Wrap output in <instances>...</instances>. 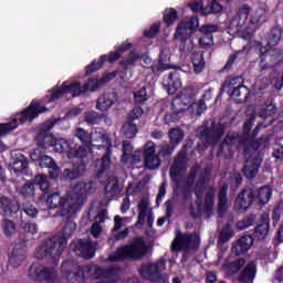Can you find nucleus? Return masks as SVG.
Listing matches in <instances>:
<instances>
[{
	"label": "nucleus",
	"mask_w": 283,
	"mask_h": 283,
	"mask_svg": "<svg viewBox=\"0 0 283 283\" xmlns=\"http://www.w3.org/2000/svg\"><path fill=\"white\" fill-rule=\"evenodd\" d=\"M254 235L255 238H258V240H264V238L269 235V221L262 222L256 226Z\"/></svg>",
	"instance_id": "obj_45"
},
{
	"label": "nucleus",
	"mask_w": 283,
	"mask_h": 283,
	"mask_svg": "<svg viewBox=\"0 0 283 283\" xmlns=\"http://www.w3.org/2000/svg\"><path fill=\"white\" fill-rule=\"evenodd\" d=\"M145 222H147L148 227H151L154 224V214L151 213V208H149V201L142 199L138 202L137 224H145Z\"/></svg>",
	"instance_id": "obj_17"
},
{
	"label": "nucleus",
	"mask_w": 283,
	"mask_h": 283,
	"mask_svg": "<svg viewBox=\"0 0 283 283\" xmlns=\"http://www.w3.org/2000/svg\"><path fill=\"white\" fill-rule=\"evenodd\" d=\"M133 149L134 147L132 146V144H129V142L123 143V157H122L123 163L129 161V157L132 156Z\"/></svg>",
	"instance_id": "obj_51"
},
{
	"label": "nucleus",
	"mask_w": 283,
	"mask_h": 283,
	"mask_svg": "<svg viewBox=\"0 0 283 283\" xmlns=\"http://www.w3.org/2000/svg\"><path fill=\"white\" fill-rule=\"evenodd\" d=\"M281 39H282V30L277 28L272 29L266 36V46L269 48V50L275 48V45L280 43Z\"/></svg>",
	"instance_id": "obj_32"
},
{
	"label": "nucleus",
	"mask_w": 283,
	"mask_h": 283,
	"mask_svg": "<svg viewBox=\"0 0 283 283\" xmlns=\"http://www.w3.org/2000/svg\"><path fill=\"white\" fill-rule=\"evenodd\" d=\"M96 191V184L92 181L77 182L66 196H61L59 192H54L45 197L43 195L40 198V202L45 205L48 209H59V216L63 218H70L74 216L81 209L83 200Z\"/></svg>",
	"instance_id": "obj_1"
},
{
	"label": "nucleus",
	"mask_w": 283,
	"mask_h": 283,
	"mask_svg": "<svg viewBox=\"0 0 283 283\" xmlns=\"http://www.w3.org/2000/svg\"><path fill=\"white\" fill-rule=\"evenodd\" d=\"M44 112H48V108L33 101L22 113L17 114L15 118H13L11 122L0 124V136H6V134H10V132L17 129L19 127V123H28V120L29 123H32V120H34L39 114H43Z\"/></svg>",
	"instance_id": "obj_6"
},
{
	"label": "nucleus",
	"mask_w": 283,
	"mask_h": 283,
	"mask_svg": "<svg viewBox=\"0 0 283 283\" xmlns=\"http://www.w3.org/2000/svg\"><path fill=\"white\" fill-rule=\"evenodd\" d=\"M74 144L67 142V139H55L54 143V149L59 154H66V156L70 158V151H72V147Z\"/></svg>",
	"instance_id": "obj_33"
},
{
	"label": "nucleus",
	"mask_w": 283,
	"mask_h": 283,
	"mask_svg": "<svg viewBox=\"0 0 283 283\" xmlns=\"http://www.w3.org/2000/svg\"><path fill=\"white\" fill-rule=\"evenodd\" d=\"M171 54L168 51H161L157 66H153V72H160V70H169V61Z\"/></svg>",
	"instance_id": "obj_35"
},
{
	"label": "nucleus",
	"mask_w": 283,
	"mask_h": 283,
	"mask_svg": "<svg viewBox=\"0 0 283 283\" xmlns=\"http://www.w3.org/2000/svg\"><path fill=\"white\" fill-rule=\"evenodd\" d=\"M1 228L7 238H12V235L17 233V224L11 220L4 219L1 223Z\"/></svg>",
	"instance_id": "obj_41"
},
{
	"label": "nucleus",
	"mask_w": 283,
	"mask_h": 283,
	"mask_svg": "<svg viewBox=\"0 0 283 283\" xmlns=\"http://www.w3.org/2000/svg\"><path fill=\"white\" fill-rule=\"evenodd\" d=\"M124 222H127V218H120V216H115L113 231H119V229H123Z\"/></svg>",
	"instance_id": "obj_64"
},
{
	"label": "nucleus",
	"mask_w": 283,
	"mask_h": 283,
	"mask_svg": "<svg viewBox=\"0 0 283 283\" xmlns=\"http://www.w3.org/2000/svg\"><path fill=\"white\" fill-rule=\"evenodd\" d=\"M25 261V252L19 248H15L11 251L9 256V264L13 266V269H19L21 264Z\"/></svg>",
	"instance_id": "obj_28"
},
{
	"label": "nucleus",
	"mask_w": 283,
	"mask_h": 283,
	"mask_svg": "<svg viewBox=\"0 0 283 283\" xmlns=\"http://www.w3.org/2000/svg\"><path fill=\"white\" fill-rule=\"evenodd\" d=\"M272 193L273 191L271 190V188L264 186L256 190L255 192H253V198H256V200H259L261 205H266L269 200H271Z\"/></svg>",
	"instance_id": "obj_31"
},
{
	"label": "nucleus",
	"mask_w": 283,
	"mask_h": 283,
	"mask_svg": "<svg viewBox=\"0 0 283 283\" xmlns=\"http://www.w3.org/2000/svg\"><path fill=\"white\" fill-rule=\"evenodd\" d=\"M144 163L147 169L160 167V156L156 153V144L148 142L144 147Z\"/></svg>",
	"instance_id": "obj_13"
},
{
	"label": "nucleus",
	"mask_w": 283,
	"mask_h": 283,
	"mask_svg": "<svg viewBox=\"0 0 283 283\" xmlns=\"http://www.w3.org/2000/svg\"><path fill=\"white\" fill-rule=\"evenodd\" d=\"M74 244V252L76 255H81L85 260H92V258H94L96 245L92 244V240H77Z\"/></svg>",
	"instance_id": "obj_16"
},
{
	"label": "nucleus",
	"mask_w": 283,
	"mask_h": 283,
	"mask_svg": "<svg viewBox=\"0 0 283 283\" xmlns=\"http://www.w3.org/2000/svg\"><path fill=\"white\" fill-rule=\"evenodd\" d=\"M191 61L196 74H200V72L205 70V57L202 55V52L192 53Z\"/></svg>",
	"instance_id": "obj_36"
},
{
	"label": "nucleus",
	"mask_w": 283,
	"mask_h": 283,
	"mask_svg": "<svg viewBox=\"0 0 283 283\" xmlns=\"http://www.w3.org/2000/svg\"><path fill=\"white\" fill-rule=\"evenodd\" d=\"M133 96L135 103H145L147 101V88H145V85L140 84L138 88H135Z\"/></svg>",
	"instance_id": "obj_43"
},
{
	"label": "nucleus",
	"mask_w": 283,
	"mask_h": 283,
	"mask_svg": "<svg viewBox=\"0 0 283 283\" xmlns=\"http://www.w3.org/2000/svg\"><path fill=\"white\" fill-rule=\"evenodd\" d=\"M220 0H201V2L192 1L189 3L190 10L192 12H202V14H212L222 12V4L219 3Z\"/></svg>",
	"instance_id": "obj_11"
},
{
	"label": "nucleus",
	"mask_w": 283,
	"mask_h": 283,
	"mask_svg": "<svg viewBox=\"0 0 283 283\" xmlns=\"http://www.w3.org/2000/svg\"><path fill=\"white\" fill-rule=\"evenodd\" d=\"M165 87L168 94H176L180 87H182V81L180 80V73H171L165 82Z\"/></svg>",
	"instance_id": "obj_21"
},
{
	"label": "nucleus",
	"mask_w": 283,
	"mask_h": 283,
	"mask_svg": "<svg viewBox=\"0 0 283 283\" xmlns=\"http://www.w3.org/2000/svg\"><path fill=\"white\" fill-rule=\"evenodd\" d=\"M149 182V177H144L143 180L136 184L135 193H140V191H145V187Z\"/></svg>",
	"instance_id": "obj_63"
},
{
	"label": "nucleus",
	"mask_w": 283,
	"mask_h": 283,
	"mask_svg": "<svg viewBox=\"0 0 283 283\" xmlns=\"http://www.w3.org/2000/svg\"><path fill=\"white\" fill-rule=\"evenodd\" d=\"M222 134H224V126L219 125L217 127H213L210 133L203 130L202 138H205V140H207V143H209L210 145H213V143H218V140L222 138Z\"/></svg>",
	"instance_id": "obj_25"
},
{
	"label": "nucleus",
	"mask_w": 283,
	"mask_h": 283,
	"mask_svg": "<svg viewBox=\"0 0 283 283\" xmlns=\"http://www.w3.org/2000/svg\"><path fill=\"white\" fill-rule=\"evenodd\" d=\"M228 94L237 103H245L247 98H249V88L242 85V80L240 77H233L229 83Z\"/></svg>",
	"instance_id": "obj_10"
},
{
	"label": "nucleus",
	"mask_w": 283,
	"mask_h": 283,
	"mask_svg": "<svg viewBox=\"0 0 283 283\" xmlns=\"http://www.w3.org/2000/svg\"><path fill=\"white\" fill-rule=\"evenodd\" d=\"M62 275L64 280H70V275H72V264L70 262L62 264Z\"/></svg>",
	"instance_id": "obj_62"
},
{
	"label": "nucleus",
	"mask_w": 283,
	"mask_h": 283,
	"mask_svg": "<svg viewBox=\"0 0 283 283\" xmlns=\"http://www.w3.org/2000/svg\"><path fill=\"white\" fill-rule=\"evenodd\" d=\"M0 208L2 209L4 216H12L19 212V202L10 201L7 197L0 198Z\"/></svg>",
	"instance_id": "obj_26"
},
{
	"label": "nucleus",
	"mask_w": 283,
	"mask_h": 283,
	"mask_svg": "<svg viewBox=\"0 0 283 283\" xmlns=\"http://www.w3.org/2000/svg\"><path fill=\"white\" fill-rule=\"evenodd\" d=\"M244 266V259H238L228 265L229 273H238Z\"/></svg>",
	"instance_id": "obj_54"
},
{
	"label": "nucleus",
	"mask_w": 283,
	"mask_h": 283,
	"mask_svg": "<svg viewBox=\"0 0 283 283\" xmlns=\"http://www.w3.org/2000/svg\"><path fill=\"white\" fill-rule=\"evenodd\" d=\"M139 273L145 277L146 280H156L159 275V269L158 264L156 263H148L140 268Z\"/></svg>",
	"instance_id": "obj_27"
},
{
	"label": "nucleus",
	"mask_w": 283,
	"mask_h": 283,
	"mask_svg": "<svg viewBox=\"0 0 283 283\" xmlns=\"http://www.w3.org/2000/svg\"><path fill=\"white\" fill-rule=\"evenodd\" d=\"M87 154L88 151L85 147L80 146L78 148H74L73 146L69 153V158H86Z\"/></svg>",
	"instance_id": "obj_47"
},
{
	"label": "nucleus",
	"mask_w": 283,
	"mask_h": 283,
	"mask_svg": "<svg viewBox=\"0 0 283 283\" xmlns=\"http://www.w3.org/2000/svg\"><path fill=\"white\" fill-rule=\"evenodd\" d=\"M255 273H256V266L253 262H251L245 266L243 273L241 274L240 280L242 281L247 280V282H252L253 277H255Z\"/></svg>",
	"instance_id": "obj_40"
},
{
	"label": "nucleus",
	"mask_w": 283,
	"mask_h": 283,
	"mask_svg": "<svg viewBox=\"0 0 283 283\" xmlns=\"http://www.w3.org/2000/svg\"><path fill=\"white\" fill-rule=\"evenodd\" d=\"M106 219H107L106 210L101 211L96 216V222L93 223V226L91 228V233H92V235H94V238H98V235H101V233H103V227H101V223H98V222H105Z\"/></svg>",
	"instance_id": "obj_30"
},
{
	"label": "nucleus",
	"mask_w": 283,
	"mask_h": 283,
	"mask_svg": "<svg viewBox=\"0 0 283 283\" xmlns=\"http://www.w3.org/2000/svg\"><path fill=\"white\" fill-rule=\"evenodd\" d=\"M198 18H188L186 20L180 21L177 24L175 38L185 41V39H187V36H189L191 32H193V30L198 28Z\"/></svg>",
	"instance_id": "obj_14"
},
{
	"label": "nucleus",
	"mask_w": 283,
	"mask_h": 283,
	"mask_svg": "<svg viewBox=\"0 0 283 283\" xmlns=\"http://www.w3.org/2000/svg\"><path fill=\"white\" fill-rule=\"evenodd\" d=\"M39 165L44 169H52V171H50L51 178H59L61 170L59 169V166H56V163H54V159L52 157L44 155L39 161Z\"/></svg>",
	"instance_id": "obj_24"
},
{
	"label": "nucleus",
	"mask_w": 283,
	"mask_h": 283,
	"mask_svg": "<svg viewBox=\"0 0 283 283\" xmlns=\"http://www.w3.org/2000/svg\"><path fill=\"white\" fill-rule=\"evenodd\" d=\"M251 127H253L252 120H248L243 124V138H245V140H249V139L255 137L258 132H260V127H262V126H256L255 129L252 133H250Z\"/></svg>",
	"instance_id": "obj_42"
},
{
	"label": "nucleus",
	"mask_w": 283,
	"mask_h": 283,
	"mask_svg": "<svg viewBox=\"0 0 283 283\" xmlns=\"http://www.w3.org/2000/svg\"><path fill=\"white\" fill-rule=\"evenodd\" d=\"M23 211L27 216H29V218H36V216L39 214V210L36 209V207H34V205L30 202L23 205Z\"/></svg>",
	"instance_id": "obj_52"
},
{
	"label": "nucleus",
	"mask_w": 283,
	"mask_h": 283,
	"mask_svg": "<svg viewBox=\"0 0 283 283\" xmlns=\"http://www.w3.org/2000/svg\"><path fill=\"white\" fill-rule=\"evenodd\" d=\"M147 253V245L143 239H136L129 245H124L111 253L108 256L109 262H122V260H127L132 258L133 260H138Z\"/></svg>",
	"instance_id": "obj_7"
},
{
	"label": "nucleus",
	"mask_w": 283,
	"mask_h": 283,
	"mask_svg": "<svg viewBox=\"0 0 283 283\" xmlns=\"http://www.w3.org/2000/svg\"><path fill=\"white\" fill-rule=\"evenodd\" d=\"M75 136L86 145V147H97V149H106V154L95 164V167L99 169L102 176H105L103 171L107 169L111 165L109 155L112 154V140L109 136L105 135L102 132H92L91 134L83 128H76Z\"/></svg>",
	"instance_id": "obj_3"
},
{
	"label": "nucleus",
	"mask_w": 283,
	"mask_h": 283,
	"mask_svg": "<svg viewBox=\"0 0 283 283\" xmlns=\"http://www.w3.org/2000/svg\"><path fill=\"white\" fill-rule=\"evenodd\" d=\"M20 193L25 198H32V196H34V184H25L22 186Z\"/></svg>",
	"instance_id": "obj_55"
},
{
	"label": "nucleus",
	"mask_w": 283,
	"mask_h": 283,
	"mask_svg": "<svg viewBox=\"0 0 283 283\" xmlns=\"http://www.w3.org/2000/svg\"><path fill=\"white\" fill-rule=\"evenodd\" d=\"M169 138H170L171 145L174 146L180 145V143H182V138H185V133L180 130V128H172L169 132Z\"/></svg>",
	"instance_id": "obj_44"
},
{
	"label": "nucleus",
	"mask_w": 283,
	"mask_h": 283,
	"mask_svg": "<svg viewBox=\"0 0 283 283\" xmlns=\"http://www.w3.org/2000/svg\"><path fill=\"white\" fill-rule=\"evenodd\" d=\"M130 44H124L120 48H118L115 53H111L108 56V62L109 63H114L116 61H118V59H120V54H123V52H125V50H129Z\"/></svg>",
	"instance_id": "obj_50"
},
{
	"label": "nucleus",
	"mask_w": 283,
	"mask_h": 283,
	"mask_svg": "<svg viewBox=\"0 0 283 283\" xmlns=\"http://www.w3.org/2000/svg\"><path fill=\"white\" fill-rule=\"evenodd\" d=\"M174 147H176V146H174V145L169 146L167 144H161L159 146V154L161 156H171L174 154Z\"/></svg>",
	"instance_id": "obj_60"
},
{
	"label": "nucleus",
	"mask_w": 283,
	"mask_h": 283,
	"mask_svg": "<svg viewBox=\"0 0 283 283\" xmlns=\"http://www.w3.org/2000/svg\"><path fill=\"white\" fill-rule=\"evenodd\" d=\"M34 182L35 185H39L42 191H48V189L50 188V182H48V176L45 175L35 176Z\"/></svg>",
	"instance_id": "obj_49"
},
{
	"label": "nucleus",
	"mask_w": 283,
	"mask_h": 283,
	"mask_svg": "<svg viewBox=\"0 0 283 283\" xmlns=\"http://www.w3.org/2000/svg\"><path fill=\"white\" fill-rule=\"evenodd\" d=\"M11 169L14 171V174H21V171H25V169H28V158H25V156L22 154L14 155Z\"/></svg>",
	"instance_id": "obj_29"
},
{
	"label": "nucleus",
	"mask_w": 283,
	"mask_h": 283,
	"mask_svg": "<svg viewBox=\"0 0 283 283\" xmlns=\"http://www.w3.org/2000/svg\"><path fill=\"white\" fill-rule=\"evenodd\" d=\"M260 117L268 119V125L273 123V114H275V105L273 103H268L261 107Z\"/></svg>",
	"instance_id": "obj_34"
},
{
	"label": "nucleus",
	"mask_w": 283,
	"mask_h": 283,
	"mask_svg": "<svg viewBox=\"0 0 283 283\" xmlns=\"http://www.w3.org/2000/svg\"><path fill=\"white\" fill-rule=\"evenodd\" d=\"M122 134L126 136V138H135L136 134H138V128L134 122L128 120L122 127Z\"/></svg>",
	"instance_id": "obj_37"
},
{
	"label": "nucleus",
	"mask_w": 283,
	"mask_h": 283,
	"mask_svg": "<svg viewBox=\"0 0 283 283\" xmlns=\"http://www.w3.org/2000/svg\"><path fill=\"white\" fill-rule=\"evenodd\" d=\"M264 19H266V9H251L248 4H243L240 7L238 14L231 20L229 33L240 34L242 39H249L260 28V23Z\"/></svg>",
	"instance_id": "obj_2"
},
{
	"label": "nucleus",
	"mask_w": 283,
	"mask_h": 283,
	"mask_svg": "<svg viewBox=\"0 0 283 283\" xmlns=\"http://www.w3.org/2000/svg\"><path fill=\"white\" fill-rule=\"evenodd\" d=\"M29 277L31 280H39L40 282L52 283L56 277L54 269H48L40 263H33L29 269Z\"/></svg>",
	"instance_id": "obj_9"
},
{
	"label": "nucleus",
	"mask_w": 283,
	"mask_h": 283,
	"mask_svg": "<svg viewBox=\"0 0 283 283\" xmlns=\"http://www.w3.org/2000/svg\"><path fill=\"white\" fill-rule=\"evenodd\" d=\"M158 32H160V23L159 22L153 24L149 30H145L144 34L148 39H154V36H156V34H158Z\"/></svg>",
	"instance_id": "obj_56"
},
{
	"label": "nucleus",
	"mask_w": 283,
	"mask_h": 283,
	"mask_svg": "<svg viewBox=\"0 0 283 283\" xmlns=\"http://www.w3.org/2000/svg\"><path fill=\"white\" fill-rule=\"evenodd\" d=\"M227 209V186H223L219 192V216Z\"/></svg>",
	"instance_id": "obj_46"
},
{
	"label": "nucleus",
	"mask_w": 283,
	"mask_h": 283,
	"mask_svg": "<svg viewBox=\"0 0 283 283\" xmlns=\"http://www.w3.org/2000/svg\"><path fill=\"white\" fill-rule=\"evenodd\" d=\"M67 241L63 238L54 237L53 239H49L40 245L35 251L36 260H43V258H51L53 263L56 264L59 262V255L63 253Z\"/></svg>",
	"instance_id": "obj_8"
},
{
	"label": "nucleus",
	"mask_w": 283,
	"mask_h": 283,
	"mask_svg": "<svg viewBox=\"0 0 283 283\" xmlns=\"http://www.w3.org/2000/svg\"><path fill=\"white\" fill-rule=\"evenodd\" d=\"M200 242L198 234H182L180 231H176V238L172 241V251H182L189 249V247H196Z\"/></svg>",
	"instance_id": "obj_12"
},
{
	"label": "nucleus",
	"mask_w": 283,
	"mask_h": 283,
	"mask_svg": "<svg viewBox=\"0 0 283 283\" xmlns=\"http://www.w3.org/2000/svg\"><path fill=\"white\" fill-rule=\"evenodd\" d=\"M253 190L245 189L241 193H239L235 206L238 207L239 211H247L249 207L253 203Z\"/></svg>",
	"instance_id": "obj_19"
},
{
	"label": "nucleus",
	"mask_w": 283,
	"mask_h": 283,
	"mask_svg": "<svg viewBox=\"0 0 283 283\" xmlns=\"http://www.w3.org/2000/svg\"><path fill=\"white\" fill-rule=\"evenodd\" d=\"M63 178H65L66 180H76V178H78V176H81V174L76 170H70V169H65L62 172Z\"/></svg>",
	"instance_id": "obj_61"
},
{
	"label": "nucleus",
	"mask_w": 283,
	"mask_h": 283,
	"mask_svg": "<svg viewBox=\"0 0 283 283\" xmlns=\"http://www.w3.org/2000/svg\"><path fill=\"white\" fill-rule=\"evenodd\" d=\"M105 196L108 198H114V196H118L120 193V186L118 185V179L111 175L103 181Z\"/></svg>",
	"instance_id": "obj_20"
},
{
	"label": "nucleus",
	"mask_w": 283,
	"mask_h": 283,
	"mask_svg": "<svg viewBox=\"0 0 283 283\" xmlns=\"http://www.w3.org/2000/svg\"><path fill=\"white\" fill-rule=\"evenodd\" d=\"M112 78H116V72L109 73L101 80H90L83 85H81V82L76 81L64 82L59 90L52 92L51 101H56V98H61V96L74 98V96H81V94H85V92H95V90H98L104 83H109Z\"/></svg>",
	"instance_id": "obj_4"
},
{
	"label": "nucleus",
	"mask_w": 283,
	"mask_h": 283,
	"mask_svg": "<svg viewBox=\"0 0 283 283\" xmlns=\"http://www.w3.org/2000/svg\"><path fill=\"white\" fill-rule=\"evenodd\" d=\"M53 125L46 127V129L42 133H39L36 136L39 147H43L48 149V147H54L56 139L52 136V134L48 133L49 129H52Z\"/></svg>",
	"instance_id": "obj_23"
},
{
	"label": "nucleus",
	"mask_w": 283,
	"mask_h": 283,
	"mask_svg": "<svg viewBox=\"0 0 283 283\" xmlns=\"http://www.w3.org/2000/svg\"><path fill=\"white\" fill-rule=\"evenodd\" d=\"M251 247H253V237L244 235L238 240L232 251L237 255H244V253H247Z\"/></svg>",
	"instance_id": "obj_22"
},
{
	"label": "nucleus",
	"mask_w": 283,
	"mask_h": 283,
	"mask_svg": "<svg viewBox=\"0 0 283 283\" xmlns=\"http://www.w3.org/2000/svg\"><path fill=\"white\" fill-rule=\"evenodd\" d=\"M43 149H45L44 147L39 146L38 148L33 149L30 154L31 156V160H39V163H41V159L45 156L43 154Z\"/></svg>",
	"instance_id": "obj_58"
},
{
	"label": "nucleus",
	"mask_w": 283,
	"mask_h": 283,
	"mask_svg": "<svg viewBox=\"0 0 283 283\" xmlns=\"http://www.w3.org/2000/svg\"><path fill=\"white\" fill-rule=\"evenodd\" d=\"M258 156V150H254L252 155L245 160L243 174L248 178H255V176H258V167H260V163H262V158Z\"/></svg>",
	"instance_id": "obj_18"
},
{
	"label": "nucleus",
	"mask_w": 283,
	"mask_h": 283,
	"mask_svg": "<svg viewBox=\"0 0 283 283\" xmlns=\"http://www.w3.org/2000/svg\"><path fill=\"white\" fill-rule=\"evenodd\" d=\"M253 222L255 219L253 217H245L238 222L239 231H243V229H249V227H253Z\"/></svg>",
	"instance_id": "obj_53"
},
{
	"label": "nucleus",
	"mask_w": 283,
	"mask_h": 283,
	"mask_svg": "<svg viewBox=\"0 0 283 283\" xmlns=\"http://www.w3.org/2000/svg\"><path fill=\"white\" fill-rule=\"evenodd\" d=\"M207 109L205 99L193 103V88H185L181 94L172 99V112L181 114V112H190L200 116Z\"/></svg>",
	"instance_id": "obj_5"
},
{
	"label": "nucleus",
	"mask_w": 283,
	"mask_h": 283,
	"mask_svg": "<svg viewBox=\"0 0 283 283\" xmlns=\"http://www.w3.org/2000/svg\"><path fill=\"white\" fill-rule=\"evenodd\" d=\"M105 61H107V55H102L98 62L93 61L92 64L86 67L87 74H92V72H96V70H101Z\"/></svg>",
	"instance_id": "obj_48"
},
{
	"label": "nucleus",
	"mask_w": 283,
	"mask_h": 283,
	"mask_svg": "<svg viewBox=\"0 0 283 283\" xmlns=\"http://www.w3.org/2000/svg\"><path fill=\"white\" fill-rule=\"evenodd\" d=\"M178 21V11L174 8L166 9L164 11V23L166 25H174Z\"/></svg>",
	"instance_id": "obj_39"
},
{
	"label": "nucleus",
	"mask_w": 283,
	"mask_h": 283,
	"mask_svg": "<svg viewBox=\"0 0 283 283\" xmlns=\"http://www.w3.org/2000/svg\"><path fill=\"white\" fill-rule=\"evenodd\" d=\"M114 105V99L112 98V95H102L97 99V109L101 112H107L109 107Z\"/></svg>",
	"instance_id": "obj_38"
},
{
	"label": "nucleus",
	"mask_w": 283,
	"mask_h": 283,
	"mask_svg": "<svg viewBox=\"0 0 283 283\" xmlns=\"http://www.w3.org/2000/svg\"><path fill=\"white\" fill-rule=\"evenodd\" d=\"M103 118V115H98V113H88L85 117L86 123L90 125H96Z\"/></svg>",
	"instance_id": "obj_57"
},
{
	"label": "nucleus",
	"mask_w": 283,
	"mask_h": 283,
	"mask_svg": "<svg viewBox=\"0 0 283 283\" xmlns=\"http://www.w3.org/2000/svg\"><path fill=\"white\" fill-rule=\"evenodd\" d=\"M213 193H216V190L213 188H210L206 193V199L203 203H190L189 211L191 216L197 218V216H200L202 211H211L213 209Z\"/></svg>",
	"instance_id": "obj_15"
},
{
	"label": "nucleus",
	"mask_w": 283,
	"mask_h": 283,
	"mask_svg": "<svg viewBox=\"0 0 283 283\" xmlns=\"http://www.w3.org/2000/svg\"><path fill=\"white\" fill-rule=\"evenodd\" d=\"M140 60V54H138V52L136 51H132V53L128 55V59L126 61H124L123 65H134V63H136L137 61Z\"/></svg>",
	"instance_id": "obj_59"
}]
</instances>
